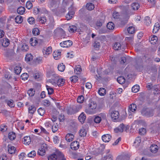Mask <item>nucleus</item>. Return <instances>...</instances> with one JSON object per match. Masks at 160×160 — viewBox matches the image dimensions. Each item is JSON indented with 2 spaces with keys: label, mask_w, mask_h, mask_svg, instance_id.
Masks as SVG:
<instances>
[{
  "label": "nucleus",
  "mask_w": 160,
  "mask_h": 160,
  "mask_svg": "<svg viewBox=\"0 0 160 160\" xmlns=\"http://www.w3.org/2000/svg\"><path fill=\"white\" fill-rule=\"evenodd\" d=\"M49 82L54 86L57 85L58 86H62L64 84L65 80L62 78H59L57 74H54L52 75V79L50 80Z\"/></svg>",
  "instance_id": "1"
},
{
  "label": "nucleus",
  "mask_w": 160,
  "mask_h": 160,
  "mask_svg": "<svg viewBox=\"0 0 160 160\" xmlns=\"http://www.w3.org/2000/svg\"><path fill=\"white\" fill-rule=\"evenodd\" d=\"M88 108L85 109V112L88 114H92L96 112L97 105L94 102H91L88 105Z\"/></svg>",
  "instance_id": "2"
},
{
  "label": "nucleus",
  "mask_w": 160,
  "mask_h": 160,
  "mask_svg": "<svg viewBox=\"0 0 160 160\" xmlns=\"http://www.w3.org/2000/svg\"><path fill=\"white\" fill-rule=\"evenodd\" d=\"M129 127L128 126H124L123 124H121L118 127L114 129L115 132L118 133V132H122L124 131H127Z\"/></svg>",
  "instance_id": "3"
},
{
  "label": "nucleus",
  "mask_w": 160,
  "mask_h": 160,
  "mask_svg": "<svg viewBox=\"0 0 160 160\" xmlns=\"http://www.w3.org/2000/svg\"><path fill=\"white\" fill-rule=\"evenodd\" d=\"M82 106L81 105H77L75 106L70 108L68 111V114H72L78 112L81 109Z\"/></svg>",
  "instance_id": "4"
},
{
  "label": "nucleus",
  "mask_w": 160,
  "mask_h": 160,
  "mask_svg": "<svg viewBox=\"0 0 160 160\" xmlns=\"http://www.w3.org/2000/svg\"><path fill=\"white\" fill-rule=\"evenodd\" d=\"M42 52L44 57L45 58H47L52 52V47H49L47 48H44Z\"/></svg>",
  "instance_id": "5"
},
{
  "label": "nucleus",
  "mask_w": 160,
  "mask_h": 160,
  "mask_svg": "<svg viewBox=\"0 0 160 160\" xmlns=\"http://www.w3.org/2000/svg\"><path fill=\"white\" fill-rule=\"evenodd\" d=\"M111 116L113 121L115 122L119 116V112L116 111H113L111 113Z\"/></svg>",
  "instance_id": "6"
},
{
  "label": "nucleus",
  "mask_w": 160,
  "mask_h": 160,
  "mask_svg": "<svg viewBox=\"0 0 160 160\" xmlns=\"http://www.w3.org/2000/svg\"><path fill=\"white\" fill-rule=\"evenodd\" d=\"M54 32L57 34H58L61 36L62 38H64L66 36L64 31L61 28H58Z\"/></svg>",
  "instance_id": "7"
},
{
  "label": "nucleus",
  "mask_w": 160,
  "mask_h": 160,
  "mask_svg": "<svg viewBox=\"0 0 160 160\" xmlns=\"http://www.w3.org/2000/svg\"><path fill=\"white\" fill-rule=\"evenodd\" d=\"M72 44V43L71 41L68 40L61 42L60 45L62 47L67 48L71 46Z\"/></svg>",
  "instance_id": "8"
},
{
  "label": "nucleus",
  "mask_w": 160,
  "mask_h": 160,
  "mask_svg": "<svg viewBox=\"0 0 160 160\" xmlns=\"http://www.w3.org/2000/svg\"><path fill=\"white\" fill-rule=\"evenodd\" d=\"M46 147V144H43L41 148L38 150V154L41 156H43L44 155L45 153Z\"/></svg>",
  "instance_id": "9"
},
{
  "label": "nucleus",
  "mask_w": 160,
  "mask_h": 160,
  "mask_svg": "<svg viewBox=\"0 0 160 160\" xmlns=\"http://www.w3.org/2000/svg\"><path fill=\"white\" fill-rule=\"evenodd\" d=\"M142 114L147 117H150L153 115V112L152 110L149 111L148 109L144 110L143 109L141 112Z\"/></svg>",
  "instance_id": "10"
},
{
  "label": "nucleus",
  "mask_w": 160,
  "mask_h": 160,
  "mask_svg": "<svg viewBox=\"0 0 160 160\" xmlns=\"http://www.w3.org/2000/svg\"><path fill=\"white\" fill-rule=\"evenodd\" d=\"M79 147V143L77 141L72 142L70 145L71 149L73 150H76L78 149Z\"/></svg>",
  "instance_id": "11"
},
{
  "label": "nucleus",
  "mask_w": 160,
  "mask_h": 160,
  "mask_svg": "<svg viewBox=\"0 0 160 160\" xmlns=\"http://www.w3.org/2000/svg\"><path fill=\"white\" fill-rule=\"evenodd\" d=\"M102 139L103 142H108L111 139V136L110 134H104L102 136Z\"/></svg>",
  "instance_id": "12"
},
{
  "label": "nucleus",
  "mask_w": 160,
  "mask_h": 160,
  "mask_svg": "<svg viewBox=\"0 0 160 160\" xmlns=\"http://www.w3.org/2000/svg\"><path fill=\"white\" fill-rule=\"evenodd\" d=\"M158 149V146L155 144H152L150 147V151L152 153H156Z\"/></svg>",
  "instance_id": "13"
},
{
  "label": "nucleus",
  "mask_w": 160,
  "mask_h": 160,
  "mask_svg": "<svg viewBox=\"0 0 160 160\" xmlns=\"http://www.w3.org/2000/svg\"><path fill=\"white\" fill-rule=\"evenodd\" d=\"M58 151H56V153H53L50 155L48 157V160H58Z\"/></svg>",
  "instance_id": "14"
},
{
  "label": "nucleus",
  "mask_w": 160,
  "mask_h": 160,
  "mask_svg": "<svg viewBox=\"0 0 160 160\" xmlns=\"http://www.w3.org/2000/svg\"><path fill=\"white\" fill-rule=\"evenodd\" d=\"M22 141L24 144L29 145L31 142V139L30 137L29 136L24 137L23 138Z\"/></svg>",
  "instance_id": "15"
},
{
  "label": "nucleus",
  "mask_w": 160,
  "mask_h": 160,
  "mask_svg": "<svg viewBox=\"0 0 160 160\" xmlns=\"http://www.w3.org/2000/svg\"><path fill=\"white\" fill-rule=\"evenodd\" d=\"M61 52L59 50L55 51L53 53V56L55 60H58L61 57Z\"/></svg>",
  "instance_id": "16"
},
{
  "label": "nucleus",
  "mask_w": 160,
  "mask_h": 160,
  "mask_svg": "<svg viewBox=\"0 0 160 160\" xmlns=\"http://www.w3.org/2000/svg\"><path fill=\"white\" fill-rule=\"evenodd\" d=\"M8 152L10 154H15L17 152L16 148L14 146L8 145Z\"/></svg>",
  "instance_id": "17"
},
{
  "label": "nucleus",
  "mask_w": 160,
  "mask_h": 160,
  "mask_svg": "<svg viewBox=\"0 0 160 160\" xmlns=\"http://www.w3.org/2000/svg\"><path fill=\"white\" fill-rule=\"evenodd\" d=\"M103 22V20L102 19H99L96 21V25L95 26V28L97 29L101 27Z\"/></svg>",
  "instance_id": "18"
},
{
  "label": "nucleus",
  "mask_w": 160,
  "mask_h": 160,
  "mask_svg": "<svg viewBox=\"0 0 160 160\" xmlns=\"http://www.w3.org/2000/svg\"><path fill=\"white\" fill-rule=\"evenodd\" d=\"M37 21L40 23L42 24H44L46 22L47 19L46 17L43 16L42 15L38 17Z\"/></svg>",
  "instance_id": "19"
},
{
  "label": "nucleus",
  "mask_w": 160,
  "mask_h": 160,
  "mask_svg": "<svg viewBox=\"0 0 160 160\" xmlns=\"http://www.w3.org/2000/svg\"><path fill=\"white\" fill-rule=\"evenodd\" d=\"M149 39L150 43L152 44H156L158 40L157 37L155 35L150 37Z\"/></svg>",
  "instance_id": "20"
},
{
  "label": "nucleus",
  "mask_w": 160,
  "mask_h": 160,
  "mask_svg": "<svg viewBox=\"0 0 160 160\" xmlns=\"http://www.w3.org/2000/svg\"><path fill=\"white\" fill-rule=\"evenodd\" d=\"M87 129L83 127L79 131V135L81 137H85L87 134Z\"/></svg>",
  "instance_id": "21"
},
{
  "label": "nucleus",
  "mask_w": 160,
  "mask_h": 160,
  "mask_svg": "<svg viewBox=\"0 0 160 160\" xmlns=\"http://www.w3.org/2000/svg\"><path fill=\"white\" fill-rule=\"evenodd\" d=\"M74 138V136L72 134L68 133L66 135V140L67 141L70 142L73 140Z\"/></svg>",
  "instance_id": "22"
},
{
  "label": "nucleus",
  "mask_w": 160,
  "mask_h": 160,
  "mask_svg": "<svg viewBox=\"0 0 160 160\" xmlns=\"http://www.w3.org/2000/svg\"><path fill=\"white\" fill-rule=\"evenodd\" d=\"M86 117L84 113L82 112L79 116L78 119L79 121L81 123H83L86 119Z\"/></svg>",
  "instance_id": "23"
},
{
  "label": "nucleus",
  "mask_w": 160,
  "mask_h": 160,
  "mask_svg": "<svg viewBox=\"0 0 160 160\" xmlns=\"http://www.w3.org/2000/svg\"><path fill=\"white\" fill-rule=\"evenodd\" d=\"M141 142V139L140 137H138L136 138L134 142L133 146L136 148L139 146Z\"/></svg>",
  "instance_id": "24"
},
{
  "label": "nucleus",
  "mask_w": 160,
  "mask_h": 160,
  "mask_svg": "<svg viewBox=\"0 0 160 160\" xmlns=\"http://www.w3.org/2000/svg\"><path fill=\"white\" fill-rule=\"evenodd\" d=\"M160 29V25L158 23H155L154 25L153 29L152 30V32L153 33H156L158 32Z\"/></svg>",
  "instance_id": "25"
},
{
  "label": "nucleus",
  "mask_w": 160,
  "mask_h": 160,
  "mask_svg": "<svg viewBox=\"0 0 160 160\" xmlns=\"http://www.w3.org/2000/svg\"><path fill=\"white\" fill-rule=\"evenodd\" d=\"M30 43L32 46H36L38 43L37 39L35 37L31 38L30 39Z\"/></svg>",
  "instance_id": "26"
},
{
  "label": "nucleus",
  "mask_w": 160,
  "mask_h": 160,
  "mask_svg": "<svg viewBox=\"0 0 160 160\" xmlns=\"http://www.w3.org/2000/svg\"><path fill=\"white\" fill-rule=\"evenodd\" d=\"M74 12L72 11H69L68 13V14L66 15V18L67 20H69L71 19L74 14Z\"/></svg>",
  "instance_id": "27"
},
{
  "label": "nucleus",
  "mask_w": 160,
  "mask_h": 160,
  "mask_svg": "<svg viewBox=\"0 0 160 160\" xmlns=\"http://www.w3.org/2000/svg\"><path fill=\"white\" fill-rule=\"evenodd\" d=\"M144 23L146 26H149L151 23L150 17L148 16L145 17L144 19Z\"/></svg>",
  "instance_id": "28"
},
{
  "label": "nucleus",
  "mask_w": 160,
  "mask_h": 160,
  "mask_svg": "<svg viewBox=\"0 0 160 160\" xmlns=\"http://www.w3.org/2000/svg\"><path fill=\"white\" fill-rule=\"evenodd\" d=\"M98 93L101 96H104L106 93V90L103 88H100L98 90Z\"/></svg>",
  "instance_id": "29"
},
{
  "label": "nucleus",
  "mask_w": 160,
  "mask_h": 160,
  "mask_svg": "<svg viewBox=\"0 0 160 160\" xmlns=\"http://www.w3.org/2000/svg\"><path fill=\"white\" fill-rule=\"evenodd\" d=\"M58 160H66L63 154L60 151H58Z\"/></svg>",
  "instance_id": "30"
},
{
  "label": "nucleus",
  "mask_w": 160,
  "mask_h": 160,
  "mask_svg": "<svg viewBox=\"0 0 160 160\" xmlns=\"http://www.w3.org/2000/svg\"><path fill=\"white\" fill-rule=\"evenodd\" d=\"M9 44V40L7 38H4L2 42V45L4 47H7Z\"/></svg>",
  "instance_id": "31"
},
{
  "label": "nucleus",
  "mask_w": 160,
  "mask_h": 160,
  "mask_svg": "<svg viewBox=\"0 0 160 160\" xmlns=\"http://www.w3.org/2000/svg\"><path fill=\"white\" fill-rule=\"evenodd\" d=\"M33 59V56L31 53L27 54L25 57V60L27 62H29Z\"/></svg>",
  "instance_id": "32"
},
{
  "label": "nucleus",
  "mask_w": 160,
  "mask_h": 160,
  "mask_svg": "<svg viewBox=\"0 0 160 160\" xmlns=\"http://www.w3.org/2000/svg\"><path fill=\"white\" fill-rule=\"evenodd\" d=\"M25 11V8L22 7L18 8L17 10V12L19 14H23Z\"/></svg>",
  "instance_id": "33"
},
{
  "label": "nucleus",
  "mask_w": 160,
  "mask_h": 160,
  "mask_svg": "<svg viewBox=\"0 0 160 160\" xmlns=\"http://www.w3.org/2000/svg\"><path fill=\"white\" fill-rule=\"evenodd\" d=\"M117 80L119 84H122L125 82V79L123 77L120 76L118 78Z\"/></svg>",
  "instance_id": "34"
},
{
  "label": "nucleus",
  "mask_w": 160,
  "mask_h": 160,
  "mask_svg": "<svg viewBox=\"0 0 160 160\" xmlns=\"http://www.w3.org/2000/svg\"><path fill=\"white\" fill-rule=\"evenodd\" d=\"M131 7L134 10H137L140 7L139 4L138 2H134L132 4Z\"/></svg>",
  "instance_id": "35"
},
{
  "label": "nucleus",
  "mask_w": 160,
  "mask_h": 160,
  "mask_svg": "<svg viewBox=\"0 0 160 160\" xmlns=\"http://www.w3.org/2000/svg\"><path fill=\"white\" fill-rule=\"evenodd\" d=\"M94 5L91 3H88L86 5V8L89 10H92L94 8Z\"/></svg>",
  "instance_id": "36"
},
{
  "label": "nucleus",
  "mask_w": 160,
  "mask_h": 160,
  "mask_svg": "<svg viewBox=\"0 0 160 160\" xmlns=\"http://www.w3.org/2000/svg\"><path fill=\"white\" fill-rule=\"evenodd\" d=\"M107 27L108 29L109 30H112L114 28L115 26L112 22H109L107 23Z\"/></svg>",
  "instance_id": "37"
},
{
  "label": "nucleus",
  "mask_w": 160,
  "mask_h": 160,
  "mask_svg": "<svg viewBox=\"0 0 160 160\" xmlns=\"http://www.w3.org/2000/svg\"><path fill=\"white\" fill-rule=\"evenodd\" d=\"M121 45L119 42H116L113 46V48L115 50H118L121 49Z\"/></svg>",
  "instance_id": "38"
},
{
  "label": "nucleus",
  "mask_w": 160,
  "mask_h": 160,
  "mask_svg": "<svg viewBox=\"0 0 160 160\" xmlns=\"http://www.w3.org/2000/svg\"><path fill=\"white\" fill-rule=\"evenodd\" d=\"M28 110L29 113L32 115L36 111V108L34 106H31L29 107Z\"/></svg>",
  "instance_id": "39"
},
{
  "label": "nucleus",
  "mask_w": 160,
  "mask_h": 160,
  "mask_svg": "<svg viewBox=\"0 0 160 160\" xmlns=\"http://www.w3.org/2000/svg\"><path fill=\"white\" fill-rule=\"evenodd\" d=\"M81 71L82 69L80 66L77 65L75 68L74 72L76 74H80Z\"/></svg>",
  "instance_id": "40"
},
{
  "label": "nucleus",
  "mask_w": 160,
  "mask_h": 160,
  "mask_svg": "<svg viewBox=\"0 0 160 160\" xmlns=\"http://www.w3.org/2000/svg\"><path fill=\"white\" fill-rule=\"evenodd\" d=\"M16 22L18 23H21L23 20L22 17L21 16H18L15 18Z\"/></svg>",
  "instance_id": "41"
},
{
  "label": "nucleus",
  "mask_w": 160,
  "mask_h": 160,
  "mask_svg": "<svg viewBox=\"0 0 160 160\" xmlns=\"http://www.w3.org/2000/svg\"><path fill=\"white\" fill-rule=\"evenodd\" d=\"M16 135L13 132H10L8 134V138L11 140H13L16 138Z\"/></svg>",
  "instance_id": "42"
},
{
  "label": "nucleus",
  "mask_w": 160,
  "mask_h": 160,
  "mask_svg": "<svg viewBox=\"0 0 160 160\" xmlns=\"http://www.w3.org/2000/svg\"><path fill=\"white\" fill-rule=\"evenodd\" d=\"M139 86L138 85H136L132 88V92L136 93L139 91Z\"/></svg>",
  "instance_id": "43"
},
{
  "label": "nucleus",
  "mask_w": 160,
  "mask_h": 160,
  "mask_svg": "<svg viewBox=\"0 0 160 160\" xmlns=\"http://www.w3.org/2000/svg\"><path fill=\"white\" fill-rule=\"evenodd\" d=\"M84 98L82 95L79 96L77 98V102L80 103H82L83 102Z\"/></svg>",
  "instance_id": "44"
},
{
  "label": "nucleus",
  "mask_w": 160,
  "mask_h": 160,
  "mask_svg": "<svg viewBox=\"0 0 160 160\" xmlns=\"http://www.w3.org/2000/svg\"><path fill=\"white\" fill-rule=\"evenodd\" d=\"M58 68L59 71L62 72L65 69V66L63 63L60 64L58 65Z\"/></svg>",
  "instance_id": "45"
},
{
  "label": "nucleus",
  "mask_w": 160,
  "mask_h": 160,
  "mask_svg": "<svg viewBox=\"0 0 160 160\" xmlns=\"http://www.w3.org/2000/svg\"><path fill=\"white\" fill-rule=\"evenodd\" d=\"M22 70L21 68L19 66H17L14 68L15 72L17 74H19Z\"/></svg>",
  "instance_id": "46"
},
{
  "label": "nucleus",
  "mask_w": 160,
  "mask_h": 160,
  "mask_svg": "<svg viewBox=\"0 0 160 160\" xmlns=\"http://www.w3.org/2000/svg\"><path fill=\"white\" fill-rule=\"evenodd\" d=\"M127 157L126 155L122 154L118 156L116 160H125Z\"/></svg>",
  "instance_id": "47"
},
{
  "label": "nucleus",
  "mask_w": 160,
  "mask_h": 160,
  "mask_svg": "<svg viewBox=\"0 0 160 160\" xmlns=\"http://www.w3.org/2000/svg\"><path fill=\"white\" fill-rule=\"evenodd\" d=\"M46 87L48 91V94L49 95L52 94L53 92V89L50 86L47 85L46 86Z\"/></svg>",
  "instance_id": "48"
},
{
  "label": "nucleus",
  "mask_w": 160,
  "mask_h": 160,
  "mask_svg": "<svg viewBox=\"0 0 160 160\" xmlns=\"http://www.w3.org/2000/svg\"><path fill=\"white\" fill-rule=\"evenodd\" d=\"M136 106L135 104H132L129 106V110L132 112L135 111L136 109Z\"/></svg>",
  "instance_id": "49"
},
{
  "label": "nucleus",
  "mask_w": 160,
  "mask_h": 160,
  "mask_svg": "<svg viewBox=\"0 0 160 160\" xmlns=\"http://www.w3.org/2000/svg\"><path fill=\"white\" fill-rule=\"evenodd\" d=\"M77 28L74 25H72L70 26L68 30L71 32H73L77 30Z\"/></svg>",
  "instance_id": "50"
},
{
  "label": "nucleus",
  "mask_w": 160,
  "mask_h": 160,
  "mask_svg": "<svg viewBox=\"0 0 160 160\" xmlns=\"http://www.w3.org/2000/svg\"><path fill=\"white\" fill-rule=\"evenodd\" d=\"M127 31L128 33L132 34L135 32V28L134 27H130L128 28Z\"/></svg>",
  "instance_id": "51"
},
{
  "label": "nucleus",
  "mask_w": 160,
  "mask_h": 160,
  "mask_svg": "<svg viewBox=\"0 0 160 160\" xmlns=\"http://www.w3.org/2000/svg\"><path fill=\"white\" fill-rule=\"evenodd\" d=\"M28 22L30 24H33L35 23V19L32 17L29 18L27 20Z\"/></svg>",
  "instance_id": "52"
},
{
  "label": "nucleus",
  "mask_w": 160,
  "mask_h": 160,
  "mask_svg": "<svg viewBox=\"0 0 160 160\" xmlns=\"http://www.w3.org/2000/svg\"><path fill=\"white\" fill-rule=\"evenodd\" d=\"M128 57H123L121 58L120 61L121 64H123L125 63H127L128 62Z\"/></svg>",
  "instance_id": "53"
},
{
  "label": "nucleus",
  "mask_w": 160,
  "mask_h": 160,
  "mask_svg": "<svg viewBox=\"0 0 160 160\" xmlns=\"http://www.w3.org/2000/svg\"><path fill=\"white\" fill-rule=\"evenodd\" d=\"M101 121L100 118L98 115L95 116L94 118V121L95 123H99Z\"/></svg>",
  "instance_id": "54"
},
{
  "label": "nucleus",
  "mask_w": 160,
  "mask_h": 160,
  "mask_svg": "<svg viewBox=\"0 0 160 160\" xmlns=\"http://www.w3.org/2000/svg\"><path fill=\"white\" fill-rule=\"evenodd\" d=\"M35 91L32 88H30L28 91V94L29 97H32L35 94Z\"/></svg>",
  "instance_id": "55"
},
{
  "label": "nucleus",
  "mask_w": 160,
  "mask_h": 160,
  "mask_svg": "<svg viewBox=\"0 0 160 160\" xmlns=\"http://www.w3.org/2000/svg\"><path fill=\"white\" fill-rule=\"evenodd\" d=\"M58 129V125L57 124H54L52 127V130L53 132H56Z\"/></svg>",
  "instance_id": "56"
},
{
  "label": "nucleus",
  "mask_w": 160,
  "mask_h": 160,
  "mask_svg": "<svg viewBox=\"0 0 160 160\" xmlns=\"http://www.w3.org/2000/svg\"><path fill=\"white\" fill-rule=\"evenodd\" d=\"M38 113L41 116H43L45 113V110L41 108H39L38 110Z\"/></svg>",
  "instance_id": "57"
},
{
  "label": "nucleus",
  "mask_w": 160,
  "mask_h": 160,
  "mask_svg": "<svg viewBox=\"0 0 160 160\" xmlns=\"http://www.w3.org/2000/svg\"><path fill=\"white\" fill-rule=\"evenodd\" d=\"M71 81L73 82H77L78 80V77L76 76H73L71 77L70 78Z\"/></svg>",
  "instance_id": "58"
},
{
  "label": "nucleus",
  "mask_w": 160,
  "mask_h": 160,
  "mask_svg": "<svg viewBox=\"0 0 160 160\" xmlns=\"http://www.w3.org/2000/svg\"><path fill=\"white\" fill-rule=\"evenodd\" d=\"M153 89H154L153 93L155 94H158L159 93L160 90L158 89V86L157 85H154L153 86Z\"/></svg>",
  "instance_id": "59"
},
{
  "label": "nucleus",
  "mask_w": 160,
  "mask_h": 160,
  "mask_svg": "<svg viewBox=\"0 0 160 160\" xmlns=\"http://www.w3.org/2000/svg\"><path fill=\"white\" fill-rule=\"evenodd\" d=\"M36 152L34 150H33L29 152L28 154V156L30 158H33L36 155Z\"/></svg>",
  "instance_id": "60"
},
{
  "label": "nucleus",
  "mask_w": 160,
  "mask_h": 160,
  "mask_svg": "<svg viewBox=\"0 0 160 160\" xmlns=\"http://www.w3.org/2000/svg\"><path fill=\"white\" fill-rule=\"evenodd\" d=\"M98 116L100 118L101 120H105L106 119V114L104 113H101L98 114Z\"/></svg>",
  "instance_id": "61"
},
{
  "label": "nucleus",
  "mask_w": 160,
  "mask_h": 160,
  "mask_svg": "<svg viewBox=\"0 0 160 160\" xmlns=\"http://www.w3.org/2000/svg\"><path fill=\"white\" fill-rule=\"evenodd\" d=\"M41 130V133H43L46 135H48L49 134V133L46 131V130L42 127L40 126L39 127Z\"/></svg>",
  "instance_id": "62"
},
{
  "label": "nucleus",
  "mask_w": 160,
  "mask_h": 160,
  "mask_svg": "<svg viewBox=\"0 0 160 160\" xmlns=\"http://www.w3.org/2000/svg\"><path fill=\"white\" fill-rule=\"evenodd\" d=\"M26 6L27 9H30L32 8V5L30 1H28L26 3Z\"/></svg>",
  "instance_id": "63"
},
{
  "label": "nucleus",
  "mask_w": 160,
  "mask_h": 160,
  "mask_svg": "<svg viewBox=\"0 0 160 160\" xmlns=\"http://www.w3.org/2000/svg\"><path fill=\"white\" fill-rule=\"evenodd\" d=\"M1 131L2 132H4L7 131V126L4 124L1 125L0 127Z\"/></svg>",
  "instance_id": "64"
}]
</instances>
